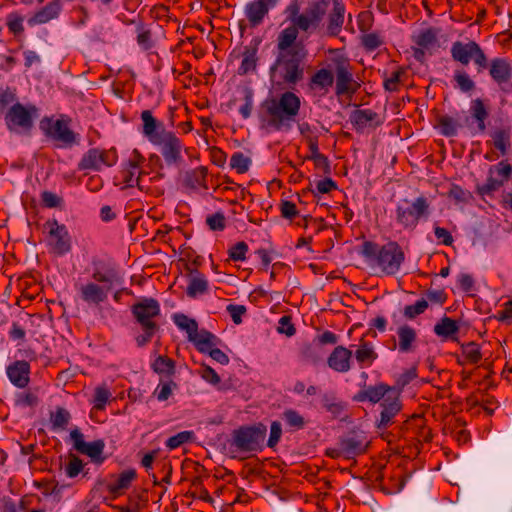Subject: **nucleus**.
<instances>
[{
  "mask_svg": "<svg viewBox=\"0 0 512 512\" xmlns=\"http://www.w3.org/2000/svg\"><path fill=\"white\" fill-rule=\"evenodd\" d=\"M295 33L281 30L277 35L275 60L269 68L270 80L277 86L293 88L304 79L308 50Z\"/></svg>",
  "mask_w": 512,
  "mask_h": 512,
  "instance_id": "f257e3e1",
  "label": "nucleus"
},
{
  "mask_svg": "<svg viewBox=\"0 0 512 512\" xmlns=\"http://www.w3.org/2000/svg\"><path fill=\"white\" fill-rule=\"evenodd\" d=\"M450 54L452 59L460 63L463 67L468 66L470 62L473 61L478 73L488 69L492 80L503 92L509 93V89H507L505 85L508 84L512 78V66L507 59L496 57L489 61L484 50L474 40H469L468 42H453L450 48Z\"/></svg>",
  "mask_w": 512,
  "mask_h": 512,
  "instance_id": "f03ea898",
  "label": "nucleus"
},
{
  "mask_svg": "<svg viewBox=\"0 0 512 512\" xmlns=\"http://www.w3.org/2000/svg\"><path fill=\"white\" fill-rule=\"evenodd\" d=\"M301 108V100L292 91H286L279 98H268L260 105L258 113L262 129L275 131H288L292 122L298 116Z\"/></svg>",
  "mask_w": 512,
  "mask_h": 512,
  "instance_id": "7ed1b4c3",
  "label": "nucleus"
},
{
  "mask_svg": "<svg viewBox=\"0 0 512 512\" xmlns=\"http://www.w3.org/2000/svg\"><path fill=\"white\" fill-rule=\"evenodd\" d=\"M131 314L135 324L142 331L135 337V342L138 347H144L160 331L157 321L161 315L160 303L155 298L143 297L131 306Z\"/></svg>",
  "mask_w": 512,
  "mask_h": 512,
  "instance_id": "20e7f679",
  "label": "nucleus"
},
{
  "mask_svg": "<svg viewBox=\"0 0 512 512\" xmlns=\"http://www.w3.org/2000/svg\"><path fill=\"white\" fill-rule=\"evenodd\" d=\"M267 433L263 423L242 425L231 432L227 440L228 452L233 459H244L243 455L261 451Z\"/></svg>",
  "mask_w": 512,
  "mask_h": 512,
  "instance_id": "39448f33",
  "label": "nucleus"
},
{
  "mask_svg": "<svg viewBox=\"0 0 512 512\" xmlns=\"http://www.w3.org/2000/svg\"><path fill=\"white\" fill-rule=\"evenodd\" d=\"M360 254L367 260H375L381 270L387 275H394L405 260V254L396 241H389L379 246L372 241H364L361 245Z\"/></svg>",
  "mask_w": 512,
  "mask_h": 512,
  "instance_id": "423d86ee",
  "label": "nucleus"
},
{
  "mask_svg": "<svg viewBox=\"0 0 512 512\" xmlns=\"http://www.w3.org/2000/svg\"><path fill=\"white\" fill-rule=\"evenodd\" d=\"M431 214V201L421 194L414 199H400L395 207V221L403 230L414 231Z\"/></svg>",
  "mask_w": 512,
  "mask_h": 512,
  "instance_id": "0eeeda50",
  "label": "nucleus"
},
{
  "mask_svg": "<svg viewBox=\"0 0 512 512\" xmlns=\"http://www.w3.org/2000/svg\"><path fill=\"white\" fill-rule=\"evenodd\" d=\"M37 116L38 108L35 105L24 106L16 102L6 112L4 120L9 131L29 134Z\"/></svg>",
  "mask_w": 512,
  "mask_h": 512,
  "instance_id": "6e6552de",
  "label": "nucleus"
},
{
  "mask_svg": "<svg viewBox=\"0 0 512 512\" xmlns=\"http://www.w3.org/2000/svg\"><path fill=\"white\" fill-rule=\"evenodd\" d=\"M40 129L58 148H71L79 143L78 135L62 119L53 120L45 117L40 121Z\"/></svg>",
  "mask_w": 512,
  "mask_h": 512,
  "instance_id": "1a4fd4ad",
  "label": "nucleus"
},
{
  "mask_svg": "<svg viewBox=\"0 0 512 512\" xmlns=\"http://www.w3.org/2000/svg\"><path fill=\"white\" fill-rule=\"evenodd\" d=\"M333 73L335 74V94L352 97L359 89L360 84L353 77V68L348 58L338 56L332 58Z\"/></svg>",
  "mask_w": 512,
  "mask_h": 512,
  "instance_id": "9d476101",
  "label": "nucleus"
},
{
  "mask_svg": "<svg viewBox=\"0 0 512 512\" xmlns=\"http://www.w3.org/2000/svg\"><path fill=\"white\" fill-rule=\"evenodd\" d=\"M328 5V3L320 0L311 1L305 11L298 16L295 25H289L283 30L296 31V39H298L299 31L305 33L315 31L322 22Z\"/></svg>",
  "mask_w": 512,
  "mask_h": 512,
  "instance_id": "9b49d317",
  "label": "nucleus"
},
{
  "mask_svg": "<svg viewBox=\"0 0 512 512\" xmlns=\"http://www.w3.org/2000/svg\"><path fill=\"white\" fill-rule=\"evenodd\" d=\"M512 178V166L507 160H501L488 169L485 183L477 186V193L481 196L493 195Z\"/></svg>",
  "mask_w": 512,
  "mask_h": 512,
  "instance_id": "f8f14e48",
  "label": "nucleus"
},
{
  "mask_svg": "<svg viewBox=\"0 0 512 512\" xmlns=\"http://www.w3.org/2000/svg\"><path fill=\"white\" fill-rule=\"evenodd\" d=\"M396 435L404 439H415L418 442L428 443L432 440L431 429L425 425V419L421 415L414 414L403 419L395 427Z\"/></svg>",
  "mask_w": 512,
  "mask_h": 512,
  "instance_id": "ddd939ff",
  "label": "nucleus"
},
{
  "mask_svg": "<svg viewBox=\"0 0 512 512\" xmlns=\"http://www.w3.org/2000/svg\"><path fill=\"white\" fill-rule=\"evenodd\" d=\"M403 404L398 395H389L380 402L379 417L376 418L375 425L380 431H384L392 425L399 422L402 414Z\"/></svg>",
  "mask_w": 512,
  "mask_h": 512,
  "instance_id": "4468645a",
  "label": "nucleus"
},
{
  "mask_svg": "<svg viewBox=\"0 0 512 512\" xmlns=\"http://www.w3.org/2000/svg\"><path fill=\"white\" fill-rule=\"evenodd\" d=\"M153 144L160 148L161 155L167 166L180 167L183 164V144L174 132L170 131L164 133L162 137Z\"/></svg>",
  "mask_w": 512,
  "mask_h": 512,
  "instance_id": "2eb2a0df",
  "label": "nucleus"
},
{
  "mask_svg": "<svg viewBox=\"0 0 512 512\" xmlns=\"http://www.w3.org/2000/svg\"><path fill=\"white\" fill-rule=\"evenodd\" d=\"M117 159V152L114 148L109 150L91 148L86 153L83 154L81 160L78 163V170L99 171L103 165L107 167L115 165Z\"/></svg>",
  "mask_w": 512,
  "mask_h": 512,
  "instance_id": "dca6fc26",
  "label": "nucleus"
},
{
  "mask_svg": "<svg viewBox=\"0 0 512 512\" xmlns=\"http://www.w3.org/2000/svg\"><path fill=\"white\" fill-rule=\"evenodd\" d=\"M49 229L48 244L53 253L64 255L71 250V238L64 224H59L56 219H50L45 223Z\"/></svg>",
  "mask_w": 512,
  "mask_h": 512,
  "instance_id": "f3484780",
  "label": "nucleus"
},
{
  "mask_svg": "<svg viewBox=\"0 0 512 512\" xmlns=\"http://www.w3.org/2000/svg\"><path fill=\"white\" fill-rule=\"evenodd\" d=\"M370 441L363 431H351L347 436L340 438L338 445L341 447L343 457L352 459L364 454Z\"/></svg>",
  "mask_w": 512,
  "mask_h": 512,
  "instance_id": "a211bd4d",
  "label": "nucleus"
},
{
  "mask_svg": "<svg viewBox=\"0 0 512 512\" xmlns=\"http://www.w3.org/2000/svg\"><path fill=\"white\" fill-rule=\"evenodd\" d=\"M349 121L357 133H363L367 128H376L382 124L379 114L371 109L353 110Z\"/></svg>",
  "mask_w": 512,
  "mask_h": 512,
  "instance_id": "6ab92c4d",
  "label": "nucleus"
},
{
  "mask_svg": "<svg viewBox=\"0 0 512 512\" xmlns=\"http://www.w3.org/2000/svg\"><path fill=\"white\" fill-rule=\"evenodd\" d=\"M6 374L12 385L24 389L30 383V363L26 360H16L6 367Z\"/></svg>",
  "mask_w": 512,
  "mask_h": 512,
  "instance_id": "aec40b11",
  "label": "nucleus"
},
{
  "mask_svg": "<svg viewBox=\"0 0 512 512\" xmlns=\"http://www.w3.org/2000/svg\"><path fill=\"white\" fill-rule=\"evenodd\" d=\"M208 169L205 166H198L180 173L179 181L187 190L208 189Z\"/></svg>",
  "mask_w": 512,
  "mask_h": 512,
  "instance_id": "412c9836",
  "label": "nucleus"
},
{
  "mask_svg": "<svg viewBox=\"0 0 512 512\" xmlns=\"http://www.w3.org/2000/svg\"><path fill=\"white\" fill-rule=\"evenodd\" d=\"M109 290L106 286H100L95 282H87L78 287L81 300L88 305L99 306L108 299Z\"/></svg>",
  "mask_w": 512,
  "mask_h": 512,
  "instance_id": "4be33fe9",
  "label": "nucleus"
},
{
  "mask_svg": "<svg viewBox=\"0 0 512 512\" xmlns=\"http://www.w3.org/2000/svg\"><path fill=\"white\" fill-rule=\"evenodd\" d=\"M277 0H253L245 6V15L251 27L259 26Z\"/></svg>",
  "mask_w": 512,
  "mask_h": 512,
  "instance_id": "5701e85b",
  "label": "nucleus"
},
{
  "mask_svg": "<svg viewBox=\"0 0 512 512\" xmlns=\"http://www.w3.org/2000/svg\"><path fill=\"white\" fill-rule=\"evenodd\" d=\"M389 395H394L393 388L385 383H378L370 385L359 390L354 396L353 400L356 402H370L373 404L382 402L384 398Z\"/></svg>",
  "mask_w": 512,
  "mask_h": 512,
  "instance_id": "b1692460",
  "label": "nucleus"
},
{
  "mask_svg": "<svg viewBox=\"0 0 512 512\" xmlns=\"http://www.w3.org/2000/svg\"><path fill=\"white\" fill-rule=\"evenodd\" d=\"M333 7L328 14L325 33L329 37H337L345 21L346 7L343 0H332Z\"/></svg>",
  "mask_w": 512,
  "mask_h": 512,
  "instance_id": "393cba45",
  "label": "nucleus"
},
{
  "mask_svg": "<svg viewBox=\"0 0 512 512\" xmlns=\"http://www.w3.org/2000/svg\"><path fill=\"white\" fill-rule=\"evenodd\" d=\"M137 478L136 470L126 469L118 475H112L111 481L107 483L106 490L113 498L122 496L131 487L132 482Z\"/></svg>",
  "mask_w": 512,
  "mask_h": 512,
  "instance_id": "a878e982",
  "label": "nucleus"
},
{
  "mask_svg": "<svg viewBox=\"0 0 512 512\" xmlns=\"http://www.w3.org/2000/svg\"><path fill=\"white\" fill-rule=\"evenodd\" d=\"M186 276L188 277V286L186 294L190 298H196L198 295H203L209 290V282L206 276L191 265L185 266Z\"/></svg>",
  "mask_w": 512,
  "mask_h": 512,
  "instance_id": "bb28decb",
  "label": "nucleus"
},
{
  "mask_svg": "<svg viewBox=\"0 0 512 512\" xmlns=\"http://www.w3.org/2000/svg\"><path fill=\"white\" fill-rule=\"evenodd\" d=\"M142 133L153 144L169 131L165 129L163 122L157 120L150 110L141 112Z\"/></svg>",
  "mask_w": 512,
  "mask_h": 512,
  "instance_id": "cd10ccee",
  "label": "nucleus"
},
{
  "mask_svg": "<svg viewBox=\"0 0 512 512\" xmlns=\"http://www.w3.org/2000/svg\"><path fill=\"white\" fill-rule=\"evenodd\" d=\"M352 351L342 345L336 346L327 358L329 368L338 373L351 369Z\"/></svg>",
  "mask_w": 512,
  "mask_h": 512,
  "instance_id": "c85d7f7f",
  "label": "nucleus"
},
{
  "mask_svg": "<svg viewBox=\"0 0 512 512\" xmlns=\"http://www.w3.org/2000/svg\"><path fill=\"white\" fill-rule=\"evenodd\" d=\"M62 11L61 0H51L44 7L36 11L29 19L30 26L41 25L48 23L51 20L58 18Z\"/></svg>",
  "mask_w": 512,
  "mask_h": 512,
  "instance_id": "c756f323",
  "label": "nucleus"
},
{
  "mask_svg": "<svg viewBox=\"0 0 512 512\" xmlns=\"http://www.w3.org/2000/svg\"><path fill=\"white\" fill-rule=\"evenodd\" d=\"M91 278L92 282L106 286L109 290L112 289L114 283L119 282L120 277L115 267L105 265L101 262L94 263V269Z\"/></svg>",
  "mask_w": 512,
  "mask_h": 512,
  "instance_id": "7c9ffc66",
  "label": "nucleus"
},
{
  "mask_svg": "<svg viewBox=\"0 0 512 512\" xmlns=\"http://www.w3.org/2000/svg\"><path fill=\"white\" fill-rule=\"evenodd\" d=\"M398 342L394 343V349L400 353H412L417 346V332L408 324H403L397 329Z\"/></svg>",
  "mask_w": 512,
  "mask_h": 512,
  "instance_id": "2f4dec72",
  "label": "nucleus"
},
{
  "mask_svg": "<svg viewBox=\"0 0 512 512\" xmlns=\"http://www.w3.org/2000/svg\"><path fill=\"white\" fill-rule=\"evenodd\" d=\"M258 45L259 42L257 41L254 44L251 43L250 45L244 47L242 52V61L238 68L239 75H246L256 70L258 62Z\"/></svg>",
  "mask_w": 512,
  "mask_h": 512,
  "instance_id": "473e14b6",
  "label": "nucleus"
},
{
  "mask_svg": "<svg viewBox=\"0 0 512 512\" xmlns=\"http://www.w3.org/2000/svg\"><path fill=\"white\" fill-rule=\"evenodd\" d=\"M334 83V73L333 68H321L317 70L310 78L309 87L312 90H319L323 92H328L329 88L332 87Z\"/></svg>",
  "mask_w": 512,
  "mask_h": 512,
  "instance_id": "72a5a7b5",
  "label": "nucleus"
},
{
  "mask_svg": "<svg viewBox=\"0 0 512 512\" xmlns=\"http://www.w3.org/2000/svg\"><path fill=\"white\" fill-rule=\"evenodd\" d=\"M440 29L429 27L421 30L417 35L412 36V41L420 47L426 48L431 53V50L438 46V35Z\"/></svg>",
  "mask_w": 512,
  "mask_h": 512,
  "instance_id": "f704fd0d",
  "label": "nucleus"
},
{
  "mask_svg": "<svg viewBox=\"0 0 512 512\" xmlns=\"http://www.w3.org/2000/svg\"><path fill=\"white\" fill-rule=\"evenodd\" d=\"M189 341H191L196 349L200 353H206L210 348L214 347L218 343L217 337L206 329L196 331V334L193 335Z\"/></svg>",
  "mask_w": 512,
  "mask_h": 512,
  "instance_id": "c9c22d12",
  "label": "nucleus"
},
{
  "mask_svg": "<svg viewBox=\"0 0 512 512\" xmlns=\"http://www.w3.org/2000/svg\"><path fill=\"white\" fill-rule=\"evenodd\" d=\"M470 112L472 117L477 122V130L483 133L486 130V120L489 117L488 108L485 106L483 100L480 98L474 99L471 102Z\"/></svg>",
  "mask_w": 512,
  "mask_h": 512,
  "instance_id": "e433bc0d",
  "label": "nucleus"
},
{
  "mask_svg": "<svg viewBox=\"0 0 512 512\" xmlns=\"http://www.w3.org/2000/svg\"><path fill=\"white\" fill-rule=\"evenodd\" d=\"M377 358L378 354L368 342H362L355 351V359L360 368L370 367Z\"/></svg>",
  "mask_w": 512,
  "mask_h": 512,
  "instance_id": "4c0bfd02",
  "label": "nucleus"
},
{
  "mask_svg": "<svg viewBox=\"0 0 512 512\" xmlns=\"http://www.w3.org/2000/svg\"><path fill=\"white\" fill-rule=\"evenodd\" d=\"M492 143L502 156H505L511 147L510 128H499L491 133Z\"/></svg>",
  "mask_w": 512,
  "mask_h": 512,
  "instance_id": "58836bf2",
  "label": "nucleus"
},
{
  "mask_svg": "<svg viewBox=\"0 0 512 512\" xmlns=\"http://www.w3.org/2000/svg\"><path fill=\"white\" fill-rule=\"evenodd\" d=\"M322 406L334 418H339L345 412L347 404L337 399L333 393H326L322 396Z\"/></svg>",
  "mask_w": 512,
  "mask_h": 512,
  "instance_id": "ea45409f",
  "label": "nucleus"
},
{
  "mask_svg": "<svg viewBox=\"0 0 512 512\" xmlns=\"http://www.w3.org/2000/svg\"><path fill=\"white\" fill-rule=\"evenodd\" d=\"M458 332L459 326L457 322L447 316L441 318V320L434 326V333L443 339H454V335Z\"/></svg>",
  "mask_w": 512,
  "mask_h": 512,
  "instance_id": "a19ab883",
  "label": "nucleus"
},
{
  "mask_svg": "<svg viewBox=\"0 0 512 512\" xmlns=\"http://www.w3.org/2000/svg\"><path fill=\"white\" fill-rule=\"evenodd\" d=\"M136 33V42L142 50L148 51L155 46L153 32L143 21L137 23Z\"/></svg>",
  "mask_w": 512,
  "mask_h": 512,
  "instance_id": "79ce46f5",
  "label": "nucleus"
},
{
  "mask_svg": "<svg viewBox=\"0 0 512 512\" xmlns=\"http://www.w3.org/2000/svg\"><path fill=\"white\" fill-rule=\"evenodd\" d=\"M151 368L155 373L170 378L176 372V363L170 357L166 355H160L153 361Z\"/></svg>",
  "mask_w": 512,
  "mask_h": 512,
  "instance_id": "37998d69",
  "label": "nucleus"
},
{
  "mask_svg": "<svg viewBox=\"0 0 512 512\" xmlns=\"http://www.w3.org/2000/svg\"><path fill=\"white\" fill-rule=\"evenodd\" d=\"M282 419L291 431H298L305 427L306 421L304 417L294 409H286L282 413Z\"/></svg>",
  "mask_w": 512,
  "mask_h": 512,
  "instance_id": "c03bdc74",
  "label": "nucleus"
},
{
  "mask_svg": "<svg viewBox=\"0 0 512 512\" xmlns=\"http://www.w3.org/2000/svg\"><path fill=\"white\" fill-rule=\"evenodd\" d=\"M361 46L367 52H372L381 47L385 41L381 33L379 32H366L360 37Z\"/></svg>",
  "mask_w": 512,
  "mask_h": 512,
  "instance_id": "a18cd8bd",
  "label": "nucleus"
},
{
  "mask_svg": "<svg viewBox=\"0 0 512 512\" xmlns=\"http://www.w3.org/2000/svg\"><path fill=\"white\" fill-rule=\"evenodd\" d=\"M71 415L68 410L63 407H57L54 412L50 414V421L53 430H65L70 422Z\"/></svg>",
  "mask_w": 512,
  "mask_h": 512,
  "instance_id": "49530a36",
  "label": "nucleus"
},
{
  "mask_svg": "<svg viewBox=\"0 0 512 512\" xmlns=\"http://www.w3.org/2000/svg\"><path fill=\"white\" fill-rule=\"evenodd\" d=\"M417 377V367L413 366L407 370H405L403 373H401L396 381L395 385L391 386L393 388V393L395 395H398L400 397L402 390L405 386H407L409 383H411L415 378Z\"/></svg>",
  "mask_w": 512,
  "mask_h": 512,
  "instance_id": "de8ad7c7",
  "label": "nucleus"
},
{
  "mask_svg": "<svg viewBox=\"0 0 512 512\" xmlns=\"http://www.w3.org/2000/svg\"><path fill=\"white\" fill-rule=\"evenodd\" d=\"M144 174H146L144 171H138L137 173L133 169H129L126 165L120 171L121 179L126 187H134L136 185L140 190H143L141 178Z\"/></svg>",
  "mask_w": 512,
  "mask_h": 512,
  "instance_id": "09e8293b",
  "label": "nucleus"
},
{
  "mask_svg": "<svg viewBox=\"0 0 512 512\" xmlns=\"http://www.w3.org/2000/svg\"><path fill=\"white\" fill-rule=\"evenodd\" d=\"M24 17L18 12H11L6 17V25L11 34L14 37L22 36L24 33Z\"/></svg>",
  "mask_w": 512,
  "mask_h": 512,
  "instance_id": "8fccbe9b",
  "label": "nucleus"
},
{
  "mask_svg": "<svg viewBox=\"0 0 512 512\" xmlns=\"http://www.w3.org/2000/svg\"><path fill=\"white\" fill-rule=\"evenodd\" d=\"M173 320L181 330H184L187 333L188 339L196 334L198 329V323L196 320L191 319L184 314H175L173 316Z\"/></svg>",
  "mask_w": 512,
  "mask_h": 512,
  "instance_id": "3c124183",
  "label": "nucleus"
},
{
  "mask_svg": "<svg viewBox=\"0 0 512 512\" xmlns=\"http://www.w3.org/2000/svg\"><path fill=\"white\" fill-rule=\"evenodd\" d=\"M14 404L16 407H36L39 404V397L36 393L31 390L17 393L14 398Z\"/></svg>",
  "mask_w": 512,
  "mask_h": 512,
  "instance_id": "603ef678",
  "label": "nucleus"
},
{
  "mask_svg": "<svg viewBox=\"0 0 512 512\" xmlns=\"http://www.w3.org/2000/svg\"><path fill=\"white\" fill-rule=\"evenodd\" d=\"M194 440L195 433L193 431H181L176 435L169 437L165 444L168 449L173 450L186 443H191Z\"/></svg>",
  "mask_w": 512,
  "mask_h": 512,
  "instance_id": "864d4df0",
  "label": "nucleus"
},
{
  "mask_svg": "<svg viewBox=\"0 0 512 512\" xmlns=\"http://www.w3.org/2000/svg\"><path fill=\"white\" fill-rule=\"evenodd\" d=\"M461 352L465 361L470 364H477L482 358L480 346L475 342L462 345Z\"/></svg>",
  "mask_w": 512,
  "mask_h": 512,
  "instance_id": "5fc2aeb1",
  "label": "nucleus"
},
{
  "mask_svg": "<svg viewBox=\"0 0 512 512\" xmlns=\"http://www.w3.org/2000/svg\"><path fill=\"white\" fill-rule=\"evenodd\" d=\"M437 122L442 135L446 137H453L457 134L458 124L451 116H440L438 117Z\"/></svg>",
  "mask_w": 512,
  "mask_h": 512,
  "instance_id": "6e6d98bb",
  "label": "nucleus"
},
{
  "mask_svg": "<svg viewBox=\"0 0 512 512\" xmlns=\"http://www.w3.org/2000/svg\"><path fill=\"white\" fill-rule=\"evenodd\" d=\"M104 446L105 444L103 440H96L91 443L86 442L85 447L83 448L81 453L89 456L91 459L95 461L102 462L103 458H101V454L104 450Z\"/></svg>",
  "mask_w": 512,
  "mask_h": 512,
  "instance_id": "4d7b16f0",
  "label": "nucleus"
},
{
  "mask_svg": "<svg viewBox=\"0 0 512 512\" xmlns=\"http://www.w3.org/2000/svg\"><path fill=\"white\" fill-rule=\"evenodd\" d=\"M405 71L399 67L396 71L392 72L389 77H385L383 81V87L388 92H397L400 89L401 77Z\"/></svg>",
  "mask_w": 512,
  "mask_h": 512,
  "instance_id": "13d9d810",
  "label": "nucleus"
},
{
  "mask_svg": "<svg viewBox=\"0 0 512 512\" xmlns=\"http://www.w3.org/2000/svg\"><path fill=\"white\" fill-rule=\"evenodd\" d=\"M428 308V301L425 298H421L416 301L413 305H407L404 307L403 315L407 319H415L418 315L423 314Z\"/></svg>",
  "mask_w": 512,
  "mask_h": 512,
  "instance_id": "bf43d9fd",
  "label": "nucleus"
},
{
  "mask_svg": "<svg viewBox=\"0 0 512 512\" xmlns=\"http://www.w3.org/2000/svg\"><path fill=\"white\" fill-rule=\"evenodd\" d=\"M251 160L242 152H236L231 156L230 166L235 169L237 173L243 174L249 170Z\"/></svg>",
  "mask_w": 512,
  "mask_h": 512,
  "instance_id": "052dcab7",
  "label": "nucleus"
},
{
  "mask_svg": "<svg viewBox=\"0 0 512 512\" xmlns=\"http://www.w3.org/2000/svg\"><path fill=\"white\" fill-rule=\"evenodd\" d=\"M178 385L173 380L166 382H160L158 387L154 391V395L159 401H166L173 393L174 389H177Z\"/></svg>",
  "mask_w": 512,
  "mask_h": 512,
  "instance_id": "680f3d73",
  "label": "nucleus"
},
{
  "mask_svg": "<svg viewBox=\"0 0 512 512\" xmlns=\"http://www.w3.org/2000/svg\"><path fill=\"white\" fill-rule=\"evenodd\" d=\"M454 80L462 92H470L475 89L474 81L465 71H456L454 74Z\"/></svg>",
  "mask_w": 512,
  "mask_h": 512,
  "instance_id": "e2e57ef3",
  "label": "nucleus"
},
{
  "mask_svg": "<svg viewBox=\"0 0 512 512\" xmlns=\"http://www.w3.org/2000/svg\"><path fill=\"white\" fill-rule=\"evenodd\" d=\"M248 252V245L244 241L237 242L228 250L229 259L234 262L244 261L246 253Z\"/></svg>",
  "mask_w": 512,
  "mask_h": 512,
  "instance_id": "0e129e2a",
  "label": "nucleus"
},
{
  "mask_svg": "<svg viewBox=\"0 0 512 512\" xmlns=\"http://www.w3.org/2000/svg\"><path fill=\"white\" fill-rule=\"evenodd\" d=\"M206 224L212 231H223L226 227V218L222 212H216L207 216Z\"/></svg>",
  "mask_w": 512,
  "mask_h": 512,
  "instance_id": "69168bd1",
  "label": "nucleus"
},
{
  "mask_svg": "<svg viewBox=\"0 0 512 512\" xmlns=\"http://www.w3.org/2000/svg\"><path fill=\"white\" fill-rule=\"evenodd\" d=\"M83 461L76 455L71 454L66 464L65 471L68 477L74 478L83 470Z\"/></svg>",
  "mask_w": 512,
  "mask_h": 512,
  "instance_id": "338daca9",
  "label": "nucleus"
},
{
  "mask_svg": "<svg viewBox=\"0 0 512 512\" xmlns=\"http://www.w3.org/2000/svg\"><path fill=\"white\" fill-rule=\"evenodd\" d=\"M373 22L374 16L371 11H362L358 14L357 23L361 33L368 32L372 28Z\"/></svg>",
  "mask_w": 512,
  "mask_h": 512,
  "instance_id": "774afa93",
  "label": "nucleus"
}]
</instances>
